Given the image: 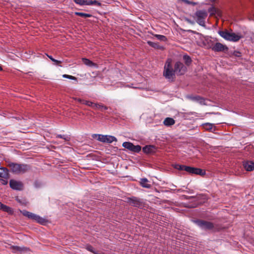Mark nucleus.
Instances as JSON below:
<instances>
[{"instance_id": "obj_11", "label": "nucleus", "mask_w": 254, "mask_h": 254, "mask_svg": "<svg viewBox=\"0 0 254 254\" xmlns=\"http://www.w3.org/2000/svg\"><path fill=\"white\" fill-rule=\"evenodd\" d=\"M221 122H216L215 124L218 125L221 124ZM202 127L205 130L213 132L216 130V127L214 126V124L209 123H206L202 124L201 125Z\"/></svg>"}, {"instance_id": "obj_6", "label": "nucleus", "mask_w": 254, "mask_h": 254, "mask_svg": "<svg viewBox=\"0 0 254 254\" xmlns=\"http://www.w3.org/2000/svg\"><path fill=\"white\" fill-rule=\"evenodd\" d=\"M196 22L200 26L204 27L205 19L207 16V13L205 10H198L195 13Z\"/></svg>"}, {"instance_id": "obj_12", "label": "nucleus", "mask_w": 254, "mask_h": 254, "mask_svg": "<svg viewBox=\"0 0 254 254\" xmlns=\"http://www.w3.org/2000/svg\"><path fill=\"white\" fill-rule=\"evenodd\" d=\"M212 50L214 52H225L228 51V48L226 45L217 42L214 44Z\"/></svg>"}, {"instance_id": "obj_10", "label": "nucleus", "mask_w": 254, "mask_h": 254, "mask_svg": "<svg viewBox=\"0 0 254 254\" xmlns=\"http://www.w3.org/2000/svg\"><path fill=\"white\" fill-rule=\"evenodd\" d=\"M174 69L176 74L178 75H183L185 74L187 68L182 63L177 62L174 65Z\"/></svg>"}, {"instance_id": "obj_20", "label": "nucleus", "mask_w": 254, "mask_h": 254, "mask_svg": "<svg viewBox=\"0 0 254 254\" xmlns=\"http://www.w3.org/2000/svg\"><path fill=\"white\" fill-rule=\"evenodd\" d=\"M175 123V121L173 118L169 117L166 118L163 122V124H164V125L168 127L172 126L174 125Z\"/></svg>"}, {"instance_id": "obj_27", "label": "nucleus", "mask_w": 254, "mask_h": 254, "mask_svg": "<svg viewBox=\"0 0 254 254\" xmlns=\"http://www.w3.org/2000/svg\"><path fill=\"white\" fill-rule=\"evenodd\" d=\"M155 37H156L158 40L162 41H166L167 40V38L164 35L156 34Z\"/></svg>"}, {"instance_id": "obj_43", "label": "nucleus", "mask_w": 254, "mask_h": 254, "mask_svg": "<svg viewBox=\"0 0 254 254\" xmlns=\"http://www.w3.org/2000/svg\"><path fill=\"white\" fill-rule=\"evenodd\" d=\"M215 114H218V115H220V114H219V113H215Z\"/></svg>"}, {"instance_id": "obj_23", "label": "nucleus", "mask_w": 254, "mask_h": 254, "mask_svg": "<svg viewBox=\"0 0 254 254\" xmlns=\"http://www.w3.org/2000/svg\"><path fill=\"white\" fill-rule=\"evenodd\" d=\"M82 61L85 65L90 67L95 66L96 65V64L94 63L91 61L86 58H83Z\"/></svg>"}, {"instance_id": "obj_15", "label": "nucleus", "mask_w": 254, "mask_h": 254, "mask_svg": "<svg viewBox=\"0 0 254 254\" xmlns=\"http://www.w3.org/2000/svg\"><path fill=\"white\" fill-rule=\"evenodd\" d=\"M189 173L203 176L205 174V171L199 168L190 167Z\"/></svg>"}, {"instance_id": "obj_4", "label": "nucleus", "mask_w": 254, "mask_h": 254, "mask_svg": "<svg viewBox=\"0 0 254 254\" xmlns=\"http://www.w3.org/2000/svg\"><path fill=\"white\" fill-rule=\"evenodd\" d=\"M92 137L94 138H96L98 141L103 143H111L113 141H117V139L116 137L110 135L93 134Z\"/></svg>"}, {"instance_id": "obj_31", "label": "nucleus", "mask_w": 254, "mask_h": 254, "mask_svg": "<svg viewBox=\"0 0 254 254\" xmlns=\"http://www.w3.org/2000/svg\"><path fill=\"white\" fill-rule=\"evenodd\" d=\"M63 76L64 78H68V79H71V80H76L77 81V78L73 76L68 75V74H64L63 75Z\"/></svg>"}, {"instance_id": "obj_32", "label": "nucleus", "mask_w": 254, "mask_h": 254, "mask_svg": "<svg viewBox=\"0 0 254 254\" xmlns=\"http://www.w3.org/2000/svg\"><path fill=\"white\" fill-rule=\"evenodd\" d=\"M86 249L89 251L95 254H98L96 252L94 251V248L91 246V245H88L86 246Z\"/></svg>"}, {"instance_id": "obj_34", "label": "nucleus", "mask_w": 254, "mask_h": 254, "mask_svg": "<svg viewBox=\"0 0 254 254\" xmlns=\"http://www.w3.org/2000/svg\"><path fill=\"white\" fill-rule=\"evenodd\" d=\"M42 182L38 180L35 181L34 182V186L36 188H40L42 187Z\"/></svg>"}, {"instance_id": "obj_40", "label": "nucleus", "mask_w": 254, "mask_h": 254, "mask_svg": "<svg viewBox=\"0 0 254 254\" xmlns=\"http://www.w3.org/2000/svg\"><path fill=\"white\" fill-rule=\"evenodd\" d=\"M75 100L77 101L78 102L83 104V101H84V100H82L80 98H75Z\"/></svg>"}, {"instance_id": "obj_26", "label": "nucleus", "mask_w": 254, "mask_h": 254, "mask_svg": "<svg viewBox=\"0 0 254 254\" xmlns=\"http://www.w3.org/2000/svg\"><path fill=\"white\" fill-rule=\"evenodd\" d=\"M75 14L76 15L82 17H91V15L90 14L83 13V12H75Z\"/></svg>"}, {"instance_id": "obj_24", "label": "nucleus", "mask_w": 254, "mask_h": 254, "mask_svg": "<svg viewBox=\"0 0 254 254\" xmlns=\"http://www.w3.org/2000/svg\"><path fill=\"white\" fill-rule=\"evenodd\" d=\"M0 209H1L2 210H3L5 212H7L8 213H11L12 212V210H11V209L10 207L7 206L4 204H3L1 202H0Z\"/></svg>"}, {"instance_id": "obj_5", "label": "nucleus", "mask_w": 254, "mask_h": 254, "mask_svg": "<svg viewBox=\"0 0 254 254\" xmlns=\"http://www.w3.org/2000/svg\"><path fill=\"white\" fill-rule=\"evenodd\" d=\"M195 223L199 228L205 231H213L215 229L214 224L209 221L198 219L195 221Z\"/></svg>"}, {"instance_id": "obj_33", "label": "nucleus", "mask_w": 254, "mask_h": 254, "mask_svg": "<svg viewBox=\"0 0 254 254\" xmlns=\"http://www.w3.org/2000/svg\"><path fill=\"white\" fill-rule=\"evenodd\" d=\"M182 1L183 2H185L186 4H191V5H192L193 6L197 4L196 2H193V1H190L189 0H182Z\"/></svg>"}, {"instance_id": "obj_39", "label": "nucleus", "mask_w": 254, "mask_h": 254, "mask_svg": "<svg viewBox=\"0 0 254 254\" xmlns=\"http://www.w3.org/2000/svg\"><path fill=\"white\" fill-rule=\"evenodd\" d=\"M190 167V166H187L184 165V168H183V171H185L189 173Z\"/></svg>"}, {"instance_id": "obj_21", "label": "nucleus", "mask_w": 254, "mask_h": 254, "mask_svg": "<svg viewBox=\"0 0 254 254\" xmlns=\"http://www.w3.org/2000/svg\"><path fill=\"white\" fill-rule=\"evenodd\" d=\"M93 109L95 110H99L101 111H104V110H107L108 107L104 106L102 104H96L95 103L94 105Z\"/></svg>"}, {"instance_id": "obj_14", "label": "nucleus", "mask_w": 254, "mask_h": 254, "mask_svg": "<svg viewBox=\"0 0 254 254\" xmlns=\"http://www.w3.org/2000/svg\"><path fill=\"white\" fill-rule=\"evenodd\" d=\"M9 186L11 188L16 190H21L22 188V184L21 182L13 180L10 181Z\"/></svg>"}, {"instance_id": "obj_17", "label": "nucleus", "mask_w": 254, "mask_h": 254, "mask_svg": "<svg viewBox=\"0 0 254 254\" xmlns=\"http://www.w3.org/2000/svg\"><path fill=\"white\" fill-rule=\"evenodd\" d=\"M33 220H35L37 223L43 225H46L48 222V220L46 219L34 214H33Z\"/></svg>"}, {"instance_id": "obj_9", "label": "nucleus", "mask_w": 254, "mask_h": 254, "mask_svg": "<svg viewBox=\"0 0 254 254\" xmlns=\"http://www.w3.org/2000/svg\"><path fill=\"white\" fill-rule=\"evenodd\" d=\"M74 1L78 4L80 5H95L98 6L101 5V3L97 0H73Z\"/></svg>"}, {"instance_id": "obj_41", "label": "nucleus", "mask_w": 254, "mask_h": 254, "mask_svg": "<svg viewBox=\"0 0 254 254\" xmlns=\"http://www.w3.org/2000/svg\"><path fill=\"white\" fill-rule=\"evenodd\" d=\"M3 184H6L7 183V182L6 181L3 180Z\"/></svg>"}, {"instance_id": "obj_37", "label": "nucleus", "mask_w": 254, "mask_h": 254, "mask_svg": "<svg viewBox=\"0 0 254 254\" xmlns=\"http://www.w3.org/2000/svg\"><path fill=\"white\" fill-rule=\"evenodd\" d=\"M233 55L236 57H240L241 56V53L238 51H235L233 52Z\"/></svg>"}, {"instance_id": "obj_29", "label": "nucleus", "mask_w": 254, "mask_h": 254, "mask_svg": "<svg viewBox=\"0 0 254 254\" xmlns=\"http://www.w3.org/2000/svg\"><path fill=\"white\" fill-rule=\"evenodd\" d=\"M94 104H95L94 103L89 101L84 100V101H83V104H85L89 107H91L93 108L94 107Z\"/></svg>"}, {"instance_id": "obj_13", "label": "nucleus", "mask_w": 254, "mask_h": 254, "mask_svg": "<svg viewBox=\"0 0 254 254\" xmlns=\"http://www.w3.org/2000/svg\"><path fill=\"white\" fill-rule=\"evenodd\" d=\"M188 98L192 101L196 102L199 103L200 105H206L205 99L200 96H189Z\"/></svg>"}, {"instance_id": "obj_38", "label": "nucleus", "mask_w": 254, "mask_h": 254, "mask_svg": "<svg viewBox=\"0 0 254 254\" xmlns=\"http://www.w3.org/2000/svg\"><path fill=\"white\" fill-rule=\"evenodd\" d=\"M148 44H149V45H150V46L152 47H156V46H157V43H154L153 42H151V41H148Z\"/></svg>"}, {"instance_id": "obj_30", "label": "nucleus", "mask_w": 254, "mask_h": 254, "mask_svg": "<svg viewBox=\"0 0 254 254\" xmlns=\"http://www.w3.org/2000/svg\"><path fill=\"white\" fill-rule=\"evenodd\" d=\"M21 212L22 213L23 215L27 216L29 218H32V213L28 212L26 210H23Z\"/></svg>"}, {"instance_id": "obj_7", "label": "nucleus", "mask_w": 254, "mask_h": 254, "mask_svg": "<svg viewBox=\"0 0 254 254\" xmlns=\"http://www.w3.org/2000/svg\"><path fill=\"white\" fill-rule=\"evenodd\" d=\"M127 202L131 205L138 207L139 208H142L144 207V203L142 200L136 197H131L127 198Z\"/></svg>"}, {"instance_id": "obj_36", "label": "nucleus", "mask_w": 254, "mask_h": 254, "mask_svg": "<svg viewBox=\"0 0 254 254\" xmlns=\"http://www.w3.org/2000/svg\"><path fill=\"white\" fill-rule=\"evenodd\" d=\"M184 166L183 165L175 164L174 167L177 170L183 171Z\"/></svg>"}, {"instance_id": "obj_35", "label": "nucleus", "mask_w": 254, "mask_h": 254, "mask_svg": "<svg viewBox=\"0 0 254 254\" xmlns=\"http://www.w3.org/2000/svg\"><path fill=\"white\" fill-rule=\"evenodd\" d=\"M48 57L52 61L55 63V64L59 65V64L62 63L61 61L55 60V59L53 58L52 56H48Z\"/></svg>"}, {"instance_id": "obj_18", "label": "nucleus", "mask_w": 254, "mask_h": 254, "mask_svg": "<svg viewBox=\"0 0 254 254\" xmlns=\"http://www.w3.org/2000/svg\"><path fill=\"white\" fill-rule=\"evenodd\" d=\"M155 147L153 145H146L143 147L142 151L146 154L152 153L155 152Z\"/></svg>"}, {"instance_id": "obj_42", "label": "nucleus", "mask_w": 254, "mask_h": 254, "mask_svg": "<svg viewBox=\"0 0 254 254\" xmlns=\"http://www.w3.org/2000/svg\"><path fill=\"white\" fill-rule=\"evenodd\" d=\"M2 70V68L0 66V70Z\"/></svg>"}, {"instance_id": "obj_28", "label": "nucleus", "mask_w": 254, "mask_h": 254, "mask_svg": "<svg viewBox=\"0 0 254 254\" xmlns=\"http://www.w3.org/2000/svg\"><path fill=\"white\" fill-rule=\"evenodd\" d=\"M56 138H63L66 141H69L70 139V138L69 137H68L67 136H66L65 135H62V134H58L56 136Z\"/></svg>"}, {"instance_id": "obj_22", "label": "nucleus", "mask_w": 254, "mask_h": 254, "mask_svg": "<svg viewBox=\"0 0 254 254\" xmlns=\"http://www.w3.org/2000/svg\"><path fill=\"white\" fill-rule=\"evenodd\" d=\"M148 181L146 178H142L140 179L141 186L145 188L149 189L151 187V185L148 184Z\"/></svg>"}, {"instance_id": "obj_3", "label": "nucleus", "mask_w": 254, "mask_h": 254, "mask_svg": "<svg viewBox=\"0 0 254 254\" xmlns=\"http://www.w3.org/2000/svg\"><path fill=\"white\" fill-rule=\"evenodd\" d=\"M176 72L171 64V60L168 59L164 66V76L168 79H174Z\"/></svg>"}, {"instance_id": "obj_8", "label": "nucleus", "mask_w": 254, "mask_h": 254, "mask_svg": "<svg viewBox=\"0 0 254 254\" xmlns=\"http://www.w3.org/2000/svg\"><path fill=\"white\" fill-rule=\"evenodd\" d=\"M122 145L125 148L135 153H138L141 149V147L140 145H134L130 142H124Z\"/></svg>"}, {"instance_id": "obj_25", "label": "nucleus", "mask_w": 254, "mask_h": 254, "mask_svg": "<svg viewBox=\"0 0 254 254\" xmlns=\"http://www.w3.org/2000/svg\"><path fill=\"white\" fill-rule=\"evenodd\" d=\"M183 60H184L186 64L187 65H189L192 62L191 59L190 58V57L187 55H184L183 56Z\"/></svg>"}, {"instance_id": "obj_19", "label": "nucleus", "mask_w": 254, "mask_h": 254, "mask_svg": "<svg viewBox=\"0 0 254 254\" xmlns=\"http://www.w3.org/2000/svg\"><path fill=\"white\" fill-rule=\"evenodd\" d=\"M8 177V170L5 168H0V178L6 179Z\"/></svg>"}, {"instance_id": "obj_1", "label": "nucleus", "mask_w": 254, "mask_h": 254, "mask_svg": "<svg viewBox=\"0 0 254 254\" xmlns=\"http://www.w3.org/2000/svg\"><path fill=\"white\" fill-rule=\"evenodd\" d=\"M7 167L10 171L16 174H23L30 169V166L24 164H18L13 162H7Z\"/></svg>"}, {"instance_id": "obj_2", "label": "nucleus", "mask_w": 254, "mask_h": 254, "mask_svg": "<svg viewBox=\"0 0 254 254\" xmlns=\"http://www.w3.org/2000/svg\"><path fill=\"white\" fill-rule=\"evenodd\" d=\"M218 34L224 39L232 42H238L242 37L240 35L235 33H230L227 30L219 31Z\"/></svg>"}, {"instance_id": "obj_16", "label": "nucleus", "mask_w": 254, "mask_h": 254, "mask_svg": "<svg viewBox=\"0 0 254 254\" xmlns=\"http://www.w3.org/2000/svg\"><path fill=\"white\" fill-rule=\"evenodd\" d=\"M244 168L247 171H252L254 170V162L251 161L243 162Z\"/></svg>"}]
</instances>
